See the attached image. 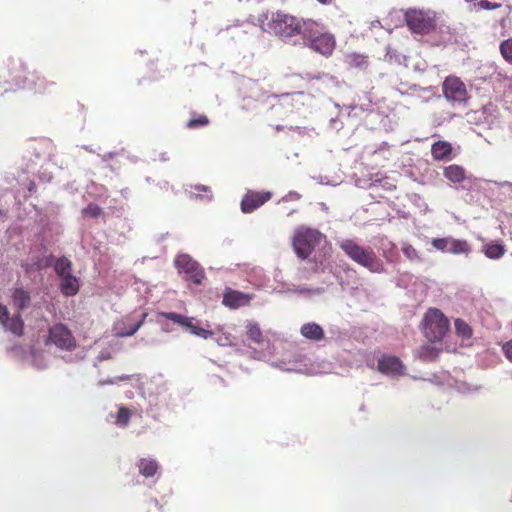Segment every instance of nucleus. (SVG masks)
<instances>
[{
	"mask_svg": "<svg viewBox=\"0 0 512 512\" xmlns=\"http://www.w3.org/2000/svg\"><path fill=\"white\" fill-rule=\"evenodd\" d=\"M12 300L18 310H24L29 306L31 297L28 291L23 288H16L13 291Z\"/></svg>",
	"mask_w": 512,
	"mask_h": 512,
	"instance_id": "nucleus-24",
	"label": "nucleus"
},
{
	"mask_svg": "<svg viewBox=\"0 0 512 512\" xmlns=\"http://www.w3.org/2000/svg\"><path fill=\"white\" fill-rule=\"evenodd\" d=\"M403 17L412 34L425 36L437 29L438 17L436 11L432 9L411 7L404 10Z\"/></svg>",
	"mask_w": 512,
	"mask_h": 512,
	"instance_id": "nucleus-1",
	"label": "nucleus"
},
{
	"mask_svg": "<svg viewBox=\"0 0 512 512\" xmlns=\"http://www.w3.org/2000/svg\"><path fill=\"white\" fill-rule=\"evenodd\" d=\"M340 249L355 263L374 273L383 271V263L370 247H362L352 239H343L339 243Z\"/></svg>",
	"mask_w": 512,
	"mask_h": 512,
	"instance_id": "nucleus-2",
	"label": "nucleus"
},
{
	"mask_svg": "<svg viewBox=\"0 0 512 512\" xmlns=\"http://www.w3.org/2000/svg\"><path fill=\"white\" fill-rule=\"evenodd\" d=\"M208 124H209L208 117L205 116V115H199L196 118L190 119L187 122L186 127L189 128V129H196V128H199V127L207 126Z\"/></svg>",
	"mask_w": 512,
	"mask_h": 512,
	"instance_id": "nucleus-33",
	"label": "nucleus"
},
{
	"mask_svg": "<svg viewBox=\"0 0 512 512\" xmlns=\"http://www.w3.org/2000/svg\"><path fill=\"white\" fill-rule=\"evenodd\" d=\"M402 252L410 261H420L421 260L418 251L409 243H405L402 246Z\"/></svg>",
	"mask_w": 512,
	"mask_h": 512,
	"instance_id": "nucleus-35",
	"label": "nucleus"
},
{
	"mask_svg": "<svg viewBox=\"0 0 512 512\" xmlns=\"http://www.w3.org/2000/svg\"><path fill=\"white\" fill-rule=\"evenodd\" d=\"M247 336L257 344H260L263 341V334L257 323H249L247 325Z\"/></svg>",
	"mask_w": 512,
	"mask_h": 512,
	"instance_id": "nucleus-30",
	"label": "nucleus"
},
{
	"mask_svg": "<svg viewBox=\"0 0 512 512\" xmlns=\"http://www.w3.org/2000/svg\"><path fill=\"white\" fill-rule=\"evenodd\" d=\"M290 95L291 94L286 93V94H282L281 97H289ZM293 95H301V96H303L304 92H296Z\"/></svg>",
	"mask_w": 512,
	"mask_h": 512,
	"instance_id": "nucleus-41",
	"label": "nucleus"
},
{
	"mask_svg": "<svg viewBox=\"0 0 512 512\" xmlns=\"http://www.w3.org/2000/svg\"><path fill=\"white\" fill-rule=\"evenodd\" d=\"M299 24V35H302L306 45H308L317 36L324 32L323 26L312 19H300Z\"/></svg>",
	"mask_w": 512,
	"mask_h": 512,
	"instance_id": "nucleus-14",
	"label": "nucleus"
},
{
	"mask_svg": "<svg viewBox=\"0 0 512 512\" xmlns=\"http://www.w3.org/2000/svg\"><path fill=\"white\" fill-rule=\"evenodd\" d=\"M455 330L458 336L466 340L470 339L473 335L471 326L460 318L455 320Z\"/></svg>",
	"mask_w": 512,
	"mask_h": 512,
	"instance_id": "nucleus-29",
	"label": "nucleus"
},
{
	"mask_svg": "<svg viewBox=\"0 0 512 512\" xmlns=\"http://www.w3.org/2000/svg\"><path fill=\"white\" fill-rule=\"evenodd\" d=\"M443 176L455 185L461 184L467 179L465 168L457 164L446 166L443 169Z\"/></svg>",
	"mask_w": 512,
	"mask_h": 512,
	"instance_id": "nucleus-19",
	"label": "nucleus"
},
{
	"mask_svg": "<svg viewBox=\"0 0 512 512\" xmlns=\"http://www.w3.org/2000/svg\"><path fill=\"white\" fill-rule=\"evenodd\" d=\"M195 190L198 192L211 193V189L208 186H195Z\"/></svg>",
	"mask_w": 512,
	"mask_h": 512,
	"instance_id": "nucleus-39",
	"label": "nucleus"
},
{
	"mask_svg": "<svg viewBox=\"0 0 512 512\" xmlns=\"http://www.w3.org/2000/svg\"><path fill=\"white\" fill-rule=\"evenodd\" d=\"M271 197L269 192H248L241 201V210L244 213H251L260 206H262L265 202H267Z\"/></svg>",
	"mask_w": 512,
	"mask_h": 512,
	"instance_id": "nucleus-13",
	"label": "nucleus"
},
{
	"mask_svg": "<svg viewBox=\"0 0 512 512\" xmlns=\"http://www.w3.org/2000/svg\"><path fill=\"white\" fill-rule=\"evenodd\" d=\"M345 63L356 69H366L369 64V57L359 53H349L345 56Z\"/></svg>",
	"mask_w": 512,
	"mask_h": 512,
	"instance_id": "nucleus-23",
	"label": "nucleus"
},
{
	"mask_svg": "<svg viewBox=\"0 0 512 512\" xmlns=\"http://www.w3.org/2000/svg\"><path fill=\"white\" fill-rule=\"evenodd\" d=\"M146 317H147V313H143L141 315V319L139 321H137L136 323L129 324L128 326H125L123 328L118 326L117 329H119V331L117 332V335H119L121 337H127V336L134 335L137 332V330L143 325Z\"/></svg>",
	"mask_w": 512,
	"mask_h": 512,
	"instance_id": "nucleus-28",
	"label": "nucleus"
},
{
	"mask_svg": "<svg viewBox=\"0 0 512 512\" xmlns=\"http://www.w3.org/2000/svg\"><path fill=\"white\" fill-rule=\"evenodd\" d=\"M431 244L435 249L439 251L448 252L456 255H468L471 252V247L466 240L454 239L450 237L435 238L432 240Z\"/></svg>",
	"mask_w": 512,
	"mask_h": 512,
	"instance_id": "nucleus-9",
	"label": "nucleus"
},
{
	"mask_svg": "<svg viewBox=\"0 0 512 512\" xmlns=\"http://www.w3.org/2000/svg\"><path fill=\"white\" fill-rule=\"evenodd\" d=\"M54 270L60 279L72 275L73 264L67 257L62 256L55 261Z\"/></svg>",
	"mask_w": 512,
	"mask_h": 512,
	"instance_id": "nucleus-25",
	"label": "nucleus"
},
{
	"mask_svg": "<svg viewBox=\"0 0 512 512\" xmlns=\"http://www.w3.org/2000/svg\"><path fill=\"white\" fill-rule=\"evenodd\" d=\"M251 297L242 292L227 289L223 295V304L229 308H239L249 303Z\"/></svg>",
	"mask_w": 512,
	"mask_h": 512,
	"instance_id": "nucleus-17",
	"label": "nucleus"
},
{
	"mask_svg": "<svg viewBox=\"0 0 512 512\" xmlns=\"http://www.w3.org/2000/svg\"><path fill=\"white\" fill-rule=\"evenodd\" d=\"M499 49L505 61L512 64V38L502 41Z\"/></svg>",
	"mask_w": 512,
	"mask_h": 512,
	"instance_id": "nucleus-31",
	"label": "nucleus"
},
{
	"mask_svg": "<svg viewBox=\"0 0 512 512\" xmlns=\"http://www.w3.org/2000/svg\"><path fill=\"white\" fill-rule=\"evenodd\" d=\"M432 158L436 161H449L453 159V147L448 141L439 140L431 146Z\"/></svg>",
	"mask_w": 512,
	"mask_h": 512,
	"instance_id": "nucleus-16",
	"label": "nucleus"
},
{
	"mask_svg": "<svg viewBox=\"0 0 512 512\" xmlns=\"http://www.w3.org/2000/svg\"><path fill=\"white\" fill-rule=\"evenodd\" d=\"M9 318V312L6 306L0 304V323L4 324Z\"/></svg>",
	"mask_w": 512,
	"mask_h": 512,
	"instance_id": "nucleus-37",
	"label": "nucleus"
},
{
	"mask_svg": "<svg viewBox=\"0 0 512 512\" xmlns=\"http://www.w3.org/2000/svg\"><path fill=\"white\" fill-rule=\"evenodd\" d=\"M300 332L307 339L320 341L324 338V331L320 325L314 322L302 325Z\"/></svg>",
	"mask_w": 512,
	"mask_h": 512,
	"instance_id": "nucleus-22",
	"label": "nucleus"
},
{
	"mask_svg": "<svg viewBox=\"0 0 512 512\" xmlns=\"http://www.w3.org/2000/svg\"><path fill=\"white\" fill-rule=\"evenodd\" d=\"M59 289L60 292L66 297L76 295L80 289L79 278L73 274L60 278Z\"/></svg>",
	"mask_w": 512,
	"mask_h": 512,
	"instance_id": "nucleus-20",
	"label": "nucleus"
},
{
	"mask_svg": "<svg viewBox=\"0 0 512 512\" xmlns=\"http://www.w3.org/2000/svg\"><path fill=\"white\" fill-rule=\"evenodd\" d=\"M423 333L430 342H440L449 330V320L437 308H430L423 320Z\"/></svg>",
	"mask_w": 512,
	"mask_h": 512,
	"instance_id": "nucleus-5",
	"label": "nucleus"
},
{
	"mask_svg": "<svg viewBox=\"0 0 512 512\" xmlns=\"http://www.w3.org/2000/svg\"><path fill=\"white\" fill-rule=\"evenodd\" d=\"M175 266L179 273L185 274L187 278L197 285L201 284L205 277L203 268L188 254L178 255L175 259Z\"/></svg>",
	"mask_w": 512,
	"mask_h": 512,
	"instance_id": "nucleus-8",
	"label": "nucleus"
},
{
	"mask_svg": "<svg viewBox=\"0 0 512 512\" xmlns=\"http://www.w3.org/2000/svg\"><path fill=\"white\" fill-rule=\"evenodd\" d=\"M307 46L313 51L325 57H329L335 49L336 40L332 34L324 31Z\"/></svg>",
	"mask_w": 512,
	"mask_h": 512,
	"instance_id": "nucleus-12",
	"label": "nucleus"
},
{
	"mask_svg": "<svg viewBox=\"0 0 512 512\" xmlns=\"http://www.w3.org/2000/svg\"><path fill=\"white\" fill-rule=\"evenodd\" d=\"M131 413L126 407H120L117 412L116 423L120 426L128 425Z\"/></svg>",
	"mask_w": 512,
	"mask_h": 512,
	"instance_id": "nucleus-34",
	"label": "nucleus"
},
{
	"mask_svg": "<svg viewBox=\"0 0 512 512\" xmlns=\"http://www.w3.org/2000/svg\"><path fill=\"white\" fill-rule=\"evenodd\" d=\"M265 19L269 20L267 28L281 38H290L299 35L300 19L295 16L286 14L282 11L272 12L262 15Z\"/></svg>",
	"mask_w": 512,
	"mask_h": 512,
	"instance_id": "nucleus-4",
	"label": "nucleus"
},
{
	"mask_svg": "<svg viewBox=\"0 0 512 512\" xmlns=\"http://www.w3.org/2000/svg\"><path fill=\"white\" fill-rule=\"evenodd\" d=\"M484 253L490 259H499L505 253V247L502 244L490 242L484 246Z\"/></svg>",
	"mask_w": 512,
	"mask_h": 512,
	"instance_id": "nucleus-27",
	"label": "nucleus"
},
{
	"mask_svg": "<svg viewBox=\"0 0 512 512\" xmlns=\"http://www.w3.org/2000/svg\"><path fill=\"white\" fill-rule=\"evenodd\" d=\"M318 2H320L321 4H328L330 2V0H317Z\"/></svg>",
	"mask_w": 512,
	"mask_h": 512,
	"instance_id": "nucleus-42",
	"label": "nucleus"
},
{
	"mask_svg": "<svg viewBox=\"0 0 512 512\" xmlns=\"http://www.w3.org/2000/svg\"><path fill=\"white\" fill-rule=\"evenodd\" d=\"M323 239H325V236L317 229L300 226L294 232L292 247L296 255L305 260L313 253Z\"/></svg>",
	"mask_w": 512,
	"mask_h": 512,
	"instance_id": "nucleus-3",
	"label": "nucleus"
},
{
	"mask_svg": "<svg viewBox=\"0 0 512 512\" xmlns=\"http://www.w3.org/2000/svg\"><path fill=\"white\" fill-rule=\"evenodd\" d=\"M377 368L383 374L400 375L402 374L403 363L396 356L383 355L378 359Z\"/></svg>",
	"mask_w": 512,
	"mask_h": 512,
	"instance_id": "nucleus-15",
	"label": "nucleus"
},
{
	"mask_svg": "<svg viewBox=\"0 0 512 512\" xmlns=\"http://www.w3.org/2000/svg\"><path fill=\"white\" fill-rule=\"evenodd\" d=\"M103 214L101 207L94 203H90L82 210V216L84 218H98Z\"/></svg>",
	"mask_w": 512,
	"mask_h": 512,
	"instance_id": "nucleus-32",
	"label": "nucleus"
},
{
	"mask_svg": "<svg viewBox=\"0 0 512 512\" xmlns=\"http://www.w3.org/2000/svg\"><path fill=\"white\" fill-rule=\"evenodd\" d=\"M434 342L424 344L416 350V356L425 362L434 361L437 359L441 352V348H438L433 344Z\"/></svg>",
	"mask_w": 512,
	"mask_h": 512,
	"instance_id": "nucleus-21",
	"label": "nucleus"
},
{
	"mask_svg": "<svg viewBox=\"0 0 512 512\" xmlns=\"http://www.w3.org/2000/svg\"><path fill=\"white\" fill-rule=\"evenodd\" d=\"M158 316L164 317L190 330L194 335L208 339L213 336V331L198 327L192 323L193 318L183 316L175 312H159Z\"/></svg>",
	"mask_w": 512,
	"mask_h": 512,
	"instance_id": "nucleus-10",
	"label": "nucleus"
},
{
	"mask_svg": "<svg viewBox=\"0 0 512 512\" xmlns=\"http://www.w3.org/2000/svg\"><path fill=\"white\" fill-rule=\"evenodd\" d=\"M158 316L164 317L190 330L194 335L208 339L213 336V331L198 327L192 323L193 318L183 316L175 312H159Z\"/></svg>",
	"mask_w": 512,
	"mask_h": 512,
	"instance_id": "nucleus-11",
	"label": "nucleus"
},
{
	"mask_svg": "<svg viewBox=\"0 0 512 512\" xmlns=\"http://www.w3.org/2000/svg\"><path fill=\"white\" fill-rule=\"evenodd\" d=\"M444 98L452 105L466 104L470 99L466 84L457 76L449 75L442 83Z\"/></svg>",
	"mask_w": 512,
	"mask_h": 512,
	"instance_id": "nucleus-6",
	"label": "nucleus"
},
{
	"mask_svg": "<svg viewBox=\"0 0 512 512\" xmlns=\"http://www.w3.org/2000/svg\"><path fill=\"white\" fill-rule=\"evenodd\" d=\"M27 189L30 193H33L36 191V184L34 181H30L28 186H27Z\"/></svg>",
	"mask_w": 512,
	"mask_h": 512,
	"instance_id": "nucleus-40",
	"label": "nucleus"
},
{
	"mask_svg": "<svg viewBox=\"0 0 512 512\" xmlns=\"http://www.w3.org/2000/svg\"><path fill=\"white\" fill-rule=\"evenodd\" d=\"M136 467L138 468L139 474L145 478H152L160 474L161 469L159 463L151 457L140 458L136 462Z\"/></svg>",
	"mask_w": 512,
	"mask_h": 512,
	"instance_id": "nucleus-18",
	"label": "nucleus"
},
{
	"mask_svg": "<svg viewBox=\"0 0 512 512\" xmlns=\"http://www.w3.org/2000/svg\"><path fill=\"white\" fill-rule=\"evenodd\" d=\"M3 325L16 336H21L23 334L24 322L20 315L13 316L11 318L9 317Z\"/></svg>",
	"mask_w": 512,
	"mask_h": 512,
	"instance_id": "nucleus-26",
	"label": "nucleus"
},
{
	"mask_svg": "<svg viewBox=\"0 0 512 512\" xmlns=\"http://www.w3.org/2000/svg\"><path fill=\"white\" fill-rule=\"evenodd\" d=\"M48 342L64 351H73L77 347V340L72 331L63 323H56L49 328L46 343Z\"/></svg>",
	"mask_w": 512,
	"mask_h": 512,
	"instance_id": "nucleus-7",
	"label": "nucleus"
},
{
	"mask_svg": "<svg viewBox=\"0 0 512 512\" xmlns=\"http://www.w3.org/2000/svg\"><path fill=\"white\" fill-rule=\"evenodd\" d=\"M299 291L302 293V292H309L310 290H308V289H300Z\"/></svg>",
	"mask_w": 512,
	"mask_h": 512,
	"instance_id": "nucleus-43",
	"label": "nucleus"
},
{
	"mask_svg": "<svg viewBox=\"0 0 512 512\" xmlns=\"http://www.w3.org/2000/svg\"><path fill=\"white\" fill-rule=\"evenodd\" d=\"M503 351L506 357L512 362V339L503 345Z\"/></svg>",
	"mask_w": 512,
	"mask_h": 512,
	"instance_id": "nucleus-38",
	"label": "nucleus"
},
{
	"mask_svg": "<svg viewBox=\"0 0 512 512\" xmlns=\"http://www.w3.org/2000/svg\"><path fill=\"white\" fill-rule=\"evenodd\" d=\"M479 7L484 9V10H494V9H498L501 7V4L500 3H493V2H490L488 0H481L479 3H478Z\"/></svg>",
	"mask_w": 512,
	"mask_h": 512,
	"instance_id": "nucleus-36",
	"label": "nucleus"
}]
</instances>
